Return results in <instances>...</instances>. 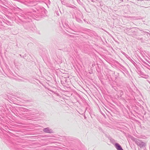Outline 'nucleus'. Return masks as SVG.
I'll return each mask as SVG.
<instances>
[{"label": "nucleus", "mask_w": 150, "mask_h": 150, "mask_svg": "<svg viewBox=\"0 0 150 150\" xmlns=\"http://www.w3.org/2000/svg\"><path fill=\"white\" fill-rule=\"evenodd\" d=\"M95 65V64H92V66H93V65Z\"/></svg>", "instance_id": "nucleus-30"}, {"label": "nucleus", "mask_w": 150, "mask_h": 150, "mask_svg": "<svg viewBox=\"0 0 150 150\" xmlns=\"http://www.w3.org/2000/svg\"><path fill=\"white\" fill-rule=\"evenodd\" d=\"M62 4H63V3H64V2H63V3H62Z\"/></svg>", "instance_id": "nucleus-33"}, {"label": "nucleus", "mask_w": 150, "mask_h": 150, "mask_svg": "<svg viewBox=\"0 0 150 150\" xmlns=\"http://www.w3.org/2000/svg\"><path fill=\"white\" fill-rule=\"evenodd\" d=\"M122 54L124 55H125L126 57V56H127V55L126 54V53L124 52H122Z\"/></svg>", "instance_id": "nucleus-21"}, {"label": "nucleus", "mask_w": 150, "mask_h": 150, "mask_svg": "<svg viewBox=\"0 0 150 150\" xmlns=\"http://www.w3.org/2000/svg\"><path fill=\"white\" fill-rule=\"evenodd\" d=\"M78 2L79 3V4L81 5L83 7H84V5L82 4V3L81 1L80 0H77Z\"/></svg>", "instance_id": "nucleus-15"}, {"label": "nucleus", "mask_w": 150, "mask_h": 150, "mask_svg": "<svg viewBox=\"0 0 150 150\" xmlns=\"http://www.w3.org/2000/svg\"><path fill=\"white\" fill-rule=\"evenodd\" d=\"M16 116H17L18 115V114L17 113H16Z\"/></svg>", "instance_id": "nucleus-28"}, {"label": "nucleus", "mask_w": 150, "mask_h": 150, "mask_svg": "<svg viewBox=\"0 0 150 150\" xmlns=\"http://www.w3.org/2000/svg\"><path fill=\"white\" fill-rule=\"evenodd\" d=\"M119 64L120 66V67H123V65H122V64H120L119 63Z\"/></svg>", "instance_id": "nucleus-22"}, {"label": "nucleus", "mask_w": 150, "mask_h": 150, "mask_svg": "<svg viewBox=\"0 0 150 150\" xmlns=\"http://www.w3.org/2000/svg\"><path fill=\"white\" fill-rule=\"evenodd\" d=\"M31 44H32V43H29V44H28V45H29L30 44V45H31Z\"/></svg>", "instance_id": "nucleus-27"}, {"label": "nucleus", "mask_w": 150, "mask_h": 150, "mask_svg": "<svg viewBox=\"0 0 150 150\" xmlns=\"http://www.w3.org/2000/svg\"><path fill=\"white\" fill-rule=\"evenodd\" d=\"M137 0L138 1H143V0Z\"/></svg>", "instance_id": "nucleus-24"}, {"label": "nucleus", "mask_w": 150, "mask_h": 150, "mask_svg": "<svg viewBox=\"0 0 150 150\" xmlns=\"http://www.w3.org/2000/svg\"><path fill=\"white\" fill-rule=\"evenodd\" d=\"M67 27H69V26H67Z\"/></svg>", "instance_id": "nucleus-38"}, {"label": "nucleus", "mask_w": 150, "mask_h": 150, "mask_svg": "<svg viewBox=\"0 0 150 150\" xmlns=\"http://www.w3.org/2000/svg\"><path fill=\"white\" fill-rule=\"evenodd\" d=\"M138 73L139 74H141L142 76H142L143 78H144L145 79H147L148 78V76L145 75L144 73L141 71L140 70H138Z\"/></svg>", "instance_id": "nucleus-8"}, {"label": "nucleus", "mask_w": 150, "mask_h": 150, "mask_svg": "<svg viewBox=\"0 0 150 150\" xmlns=\"http://www.w3.org/2000/svg\"><path fill=\"white\" fill-rule=\"evenodd\" d=\"M123 93L122 91H119L118 92L117 95L118 96L121 98L122 96L123 95Z\"/></svg>", "instance_id": "nucleus-11"}, {"label": "nucleus", "mask_w": 150, "mask_h": 150, "mask_svg": "<svg viewBox=\"0 0 150 150\" xmlns=\"http://www.w3.org/2000/svg\"><path fill=\"white\" fill-rule=\"evenodd\" d=\"M21 57H22L23 58H24L25 57H26V55L25 54L24 56H22L21 54H20L19 55Z\"/></svg>", "instance_id": "nucleus-19"}, {"label": "nucleus", "mask_w": 150, "mask_h": 150, "mask_svg": "<svg viewBox=\"0 0 150 150\" xmlns=\"http://www.w3.org/2000/svg\"><path fill=\"white\" fill-rule=\"evenodd\" d=\"M62 4H63V3H64V2H63V3H62Z\"/></svg>", "instance_id": "nucleus-34"}, {"label": "nucleus", "mask_w": 150, "mask_h": 150, "mask_svg": "<svg viewBox=\"0 0 150 150\" xmlns=\"http://www.w3.org/2000/svg\"><path fill=\"white\" fill-rule=\"evenodd\" d=\"M110 141L113 144H115V140L113 139H111L110 140Z\"/></svg>", "instance_id": "nucleus-16"}, {"label": "nucleus", "mask_w": 150, "mask_h": 150, "mask_svg": "<svg viewBox=\"0 0 150 150\" xmlns=\"http://www.w3.org/2000/svg\"><path fill=\"white\" fill-rule=\"evenodd\" d=\"M146 61H147V62H148L149 63H150V62H149V61H147V60Z\"/></svg>", "instance_id": "nucleus-25"}, {"label": "nucleus", "mask_w": 150, "mask_h": 150, "mask_svg": "<svg viewBox=\"0 0 150 150\" xmlns=\"http://www.w3.org/2000/svg\"><path fill=\"white\" fill-rule=\"evenodd\" d=\"M140 7H144V6H140Z\"/></svg>", "instance_id": "nucleus-29"}, {"label": "nucleus", "mask_w": 150, "mask_h": 150, "mask_svg": "<svg viewBox=\"0 0 150 150\" xmlns=\"http://www.w3.org/2000/svg\"><path fill=\"white\" fill-rule=\"evenodd\" d=\"M114 146L117 150H123L121 145L118 143H115Z\"/></svg>", "instance_id": "nucleus-7"}, {"label": "nucleus", "mask_w": 150, "mask_h": 150, "mask_svg": "<svg viewBox=\"0 0 150 150\" xmlns=\"http://www.w3.org/2000/svg\"><path fill=\"white\" fill-rule=\"evenodd\" d=\"M126 71H127V70H126V71H123V70H122V71H121V72H122L123 73V74H124L125 76V73H124V72H126Z\"/></svg>", "instance_id": "nucleus-20"}, {"label": "nucleus", "mask_w": 150, "mask_h": 150, "mask_svg": "<svg viewBox=\"0 0 150 150\" xmlns=\"http://www.w3.org/2000/svg\"><path fill=\"white\" fill-rule=\"evenodd\" d=\"M142 63H143L142 64L143 65L150 70V66L147 63L144 61H142Z\"/></svg>", "instance_id": "nucleus-10"}, {"label": "nucleus", "mask_w": 150, "mask_h": 150, "mask_svg": "<svg viewBox=\"0 0 150 150\" xmlns=\"http://www.w3.org/2000/svg\"><path fill=\"white\" fill-rule=\"evenodd\" d=\"M6 24L8 25H11V23L9 21H7L6 23Z\"/></svg>", "instance_id": "nucleus-17"}, {"label": "nucleus", "mask_w": 150, "mask_h": 150, "mask_svg": "<svg viewBox=\"0 0 150 150\" xmlns=\"http://www.w3.org/2000/svg\"><path fill=\"white\" fill-rule=\"evenodd\" d=\"M23 19L21 21V23H17L20 25L22 24L24 28L26 30L33 31L34 25L32 22L31 17L28 15H25V13L23 15Z\"/></svg>", "instance_id": "nucleus-1"}, {"label": "nucleus", "mask_w": 150, "mask_h": 150, "mask_svg": "<svg viewBox=\"0 0 150 150\" xmlns=\"http://www.w3.org/2000/svg\"><path fill=\"white\" fill-rule=\"evenodd\" d=\"M27 109L23 108H21L19 109V110L23 112H25L27 111Z\"/></svg>", "instance_id": "nucleus-13"}, {"label": "nucleus", "mask_w": 150, "mask_h": 150, "mask_svg": "<svg viewBox=\"0 0 150 150\" xmlns=\"http://www.w3.org/2000/svg\"><path fill=\"white\" fill-rule=\"evenodd\" d=\"M33 11L27 12L25 13V15H28L30 17L34 18L35 16L36 18H42L46 16L47 11L43 7H40L36 8V10Z\"/></svg>", "instance_id": "nucleus-2"}, {"label": "nucleus", "mask_w": 150, "mask_h": 150, "mask_svg": "<svg viewBox=\"0 0 150 150\" xmlns=\"http://www.w3.org/2000/svg\"><path fill=\"white\" fill-rule=\"evenodd\" d=\"M142 38H141L140 39V40H142Z\"/></svg>", "instance_id": "nucleus-36"}, {"label": "nucleus", "mask_w": 150, "mask_h": 150, "mask_svg": "<svg viewBox=\"0 0 150 150\" xmlns=\"http://www.w3.org/2000/svg\"><path fill=\"white\" fill-rule=\"evenodd\" d=\"M83 20L84 21H85V22H86V20L85 19H83Z\"/></svg>", "instance_id": "nucleus-26"}, {"label": "nucleus", "mask_w": 150, "mask_h": 150, "mask_svg": "<svg viewBox=\"0 0 150 150\" xmlns=\"http://www.w3.org/2000/svg\"><path fill=\"white\" fill-rule=\"evenodd\" d=\"M84 118H85V119H86V117H84Z\"/></svg>", "instance_id": "nucleus-35"}, {"label": "nucleus", "mask_w": 150, "mask_h": 150, "mask_svg": "<svg viewBox=\"0 0 150 150\" xmlns=\"http://www.w3.org/2000/svg\"><path fill=\"white\" fill-rule=\"evenodd\" d=\"M132 140L134 141L135 143L141 148L146 146V144L140 140L132 137L131 138Z\"/></svg>", "instance_id": "nucleus-4"}, {"label": "nucleus", "mask_w": 150, "mask_h": 150, "mask_svg": "<svg viewBox=\"0 0 150 150\" xmlns=\"http://www.w3.org/2000/svg\"><path fill=\"white\" fill-rule=\"evenodd\" d=\"M122 68H121V69H122V70L125 71H126L127 69H126L124 67V66H123V67H122Z\"/></svg>", "instance_id": "nucleus-18"}, {"label": "nucleus", "mask_w": 150, "mask_h": 150, "mask_svg": "<svg viewBox=\"0 0 150 150\" xmlns=\"http://www.w3.org/2000/svg\"><path fill=\"white\" fill-rule=\"evenodd\" d=\"M43 131L44 132L48 133H53V131L52 129H50L49 127L44 128Z\"/></svg>", "instance_id": "nucleus-5"}, {"label": "nucleus", "mask_w": 150, "mask_h": 150, "mask_svg": "<svg viewBox=\"0 0 150 150\" xmlns=\"http://www.w3.org/2000/svg\"><path fill=\"white\" fill-rule=\"evenodd\" d=\"M91 1L93 2H95V0H91Z\"/></svg>", "instance_id": "nucleus-23"}, {"label": "nucleus", "mask_w": 150, "mask_h": 150, "mask_svg": "<svg viewBox=\"0 0 150 150\" xmlns=\"http://www.w3.org/2000/svg\"><path fill=\"white\" fill-rule=\"evenodd\" d=\"M66 6L68 7H69V8H76V7L74 6H71L70 5L68 4L66 5Z\"/></svg>", "instance_id": "nucleus-14"}, {"label": "nucleus", "mask_w": 150, "mask_h": 150, "mask_svg": "<svg viewBox=\"0 0 150 150\" xmlns=\"http://www.w3.org/2000/svg\"><path fill=\"white\" fill-rule=\"evenodd\" d=\"M5 109L4 107L2 106H0V115L2 117L4 113L5 112Z\"/></svg>", "instance_id": "nucleus-9"}, {"label": "nucleus", "mask_w": 150, "mask_h": 150, "mask_svg": "<svg viewBox=\"0 0 150 150\" xmlns=\"http://www.w3.org/2000/svg\"><path fill=\"white\" fill-rule=\"evenodd\" d=\"M126 57L130 61V62L134 65V66L136 67L137 68V64L128 55H127Z\"/></svg>", "instance_id": "nucleus-6"}, {"label": "nucleus", "mask_w": 150, "mask_h": 150, "mask_svg": "<svg viewBox=\"0 0 150 150\" xmlns=\"http://www.w3.org/2000/svg\"><path fill=\"white\" fill-rule=\"evenodd\" d=\"M16 46H17V47H18V45H17V44L16 45Z\"/></svg>", "instance_id": "nucleus-37"}, {"label": "nucleus", "mask_w": 150, "mask_h": 150, "mask_svg": "<svg viewBox=\"0 0 150 150\" xmlns=\"http://www.w3.org/2000/svg\"><path fill=\"white\" fill-rule=\"evenodd\" d=\"M95 65V64H92V66H93V65Z\"/></svg>", "instance_id": "nucleus-31"}, {"label": "nucleus", "mask_w": 150, "mask_h": 150, "mask_svg": "<svg viewBox=\"0 0 150 150\" xmlns=\"http://www.w3.org/2000/svg\"><path fill=\"white\" fill-rule=\"evenodd\" d=\"M75 19L77 22L80 23H82V21L79 18H78L77 16H75Z\"/></svg>", "instance_id": "nucleus-12"}, {"label": "nucleus", "mask_w": 150, "mask_h": 150, "mask_svg": "<svg viewBox=\"0 0 150 150\" xmlns=\"http://www.w3.org/2000/svg\"><path fill=\"white\" fill-rule=\"evenodd\" d=\"M42 1V0H24L22 1L21 2L27 6H33Z\"/></svg>", "instance_id": "nucleus-3"}, {"label": "nucleus", "mask_w": 150, "mask_h": 150, "mask_svg": "<svg viewBox=\"0 0 150 150\" xmlns=\"http://www.w3.org/2000/svg\"><path fill=\"white\" fill-rule=\"evenodd\" d=\"M95 65V64H92V66H93V65Z\"/></svg>", "instance_id": "nucleus-32"}]
</instances>
